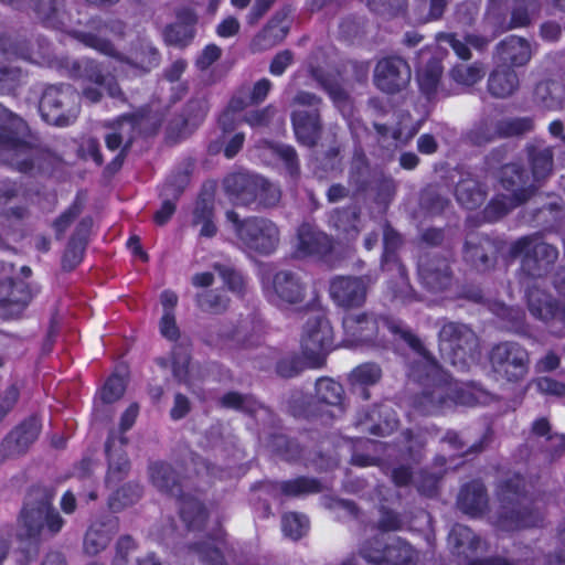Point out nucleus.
<instances>
[{"instance_id":"obj_5","label":"nucleus","mask_w":565,"mask_h":565,"mask_svg":"<svg viewBox=\"0 0 565 565\" xmlns=\"http://www.w3.org/2000/svg\"><path fill=\"white\" fill-rule=\"evenodd\" d=\"M29 127L18 115L0 104V163L20 172L34 168L40 150L26 139Z\"/></svg>"},{"instance_id":"obj_35","label":"nucleus","mask_w":565,"mask_h":565,"mask_svg":"<svg viewBox=\"0 0 565 565\" xmlns=\"http://www.w3.org/2000/svg\"><path fill=\"white\" fill-rule=\"evenodd\" d=\"M297 248L302 255L323 257L332 250V239L315 226L305 223L298 230Z\"/></svg>"},{"instance_id":"obj_21","label":"nucleus","mask_w":565,"mask_h":565,"mask_svg":"<svg viewBox=\"0 0 565 565\" xmlns=\"http://www.w3.org/2000/svg\"><path fill=\"white\" fill-rule=\"evenodd\" d=\"M77 0H36L38 17L53 28H65L70 24H83L82 12Z\"/></svg>"},{"instance_id":"obj_40","label":"nucleus","mask_w":565,"mask_h":565,"mask_svg":"<svg viewBox=\"0 0 565 565\" xmlns=\"http://www.w3.org/2000/svg\"><path fill=\"white\" fill-rule=\"evenodd\" d=\"M398 420L386 404L375 405L365 415V420L362 425L365 426V430L375 436H386L396 429Z\"/></svg>"},{"instance_id":"obj_62","label":"nucleus","mask_w":565,"mask_h":565,"mask_svg":"<svg viewBox=\"0 0 565 565\" xmlns=\"http://www.w3.org/2000/svg\"><path fill=\"white\" fill-rule=\"evenodd\" d=\"M195 302L203 312L218 315L226 310L228 299L216 290H204L195 295Z\"/></svg>"},{"instance_id":"obj_6","label":"nucleus","mask_w":565,"mask_h":565,"mask_svg":"<svg viewBox=\"0 0 565 565\" xmlns=\"http://www.w3.org/2000/svg\"><path fill=\"white\" fill-rule=\"evenodd\" d=\"M225 217L232 224L236 238L245 250L269 256L278 248L280 230L274 221L257 215L241 218L234 210L226 211Z\"/></svg>"},{"instance_id":"obj_23","label":"nucleus","mask_w":565,"mask_h":565,"mask_svg":"<svg viewBox=\"0 0 565 565\" xmlns=\"http://www.w3.org/2000/svg\"><path fill=\"white\" fill-rule=\"evenodd\" d=\"M290 119L296 140L307 148H316L323 132L320 109H295Z\"/></svg>"},{"instance_id":"obj_24","label":"nucleus","mask_w":565,"mask_h":565,"mask_svg":"<svg viewBox=\"0 0 565 565\" xmlns=\"http://www.w3.org/2000/svg\"><path fill=\"white\" fill-rule=\"evenodd\" d=\"M30 287L23 281L4 280L0 286V317L18 318L32 300Z\"/></svg>"},{"instance_id":"obj_19","label":"nucleus","mask_w":565,"mask_h":565,"mask_svg":"<svg viewBox=\"0 0 565 565\" xmlns=\"http://www.w3.org/2000/svg\"><path fill=\"white\" fill-rule=\"evenodd\" d=\"M291 9L285 6L270 18L263 29L255 34L250 42V50L260 53L279 45L288 35L291 26L289 14Z\"/></svg>"},{"instance_id":"obj_57","label":"nucleus","mask_w":565,"mask_h":565,"mask_svg":"<svg viewBox=\"0 0 565 565\" xmlns=\"http://www.w3.org/2000/svg\"><path fill=\"white\" fill-rule=\"evenodd\" d=\"M25 76L19 66L0 63V95L15 96Z\"/></svg>"},{"instance_id":"obj_38","label":"nucleus","mask_w":565,"mask_h":565,"mask_svg":"<svg viewBox=\"0 0 565 565\" xmlns=\"http://www.w3.org/2000/svg\"><path fill=\"white\" fill-rule=\"evenodd\" d=\"M500 60L510 66H524L532 57V47L524 38L511 35L497 46Z\"/></svg>"},{"instance_id":"obj_53","label":"nucleus","mask_w":565,"mask_h":565,"mask_svg":"<svg viewBox=\"0 0 565 565\" xmlns=\"http://www.w3.org/2000/svg\"><path fill=\"white\" fill-rule=\"evenodd\" d=\"M497 136V122L479 120L462 135V140L470 146L481 147L493 141Z\"/></svg>"},{"instance_id":"obj_44","label":"nucleus","mask_w":565,"mask_h":565,"mask_svg":"<svg viewBox=\"0 0 565 565\" xmlns=\"http://www.w3.org/2000/svg\"><path fill=\"white\" fill-rule=\"evenodd\" d=\"M382 565H417L418 553L405 541L391 539Z\"/></svg>"},{"instance_id":"obj_48","label":"nucleus","mask_w":565,"mask_h":565,"mask_svg":"<svg viewBox=\"0 0 565 565\" xmlns=\"http://www.w3.org/2000/svg\"><path fill=\"white\" fill-rule=\"evenodd\" d=\"M360 213L355 207L335 210L330 216L331 226L343 234L345 238L353 239L359 234L358 221Z\"/></svg>"},{"instance_id":"obj_36","label":"nucleus","mask_w":565,"mask_h":565,"mask_svg":"<svg viewBox=\"0 0 565 565\" xmlns=\"http://www.w3.org/2000/svg\"><path fill=\"white\" fill-rule=\"evenodd\" d=\"M266 492L277 497H300L312 493H319L324 490L320 480L310 477H298L282 482H267L263 484Z\"/></svg>"},{"instance_id":"obj_54","label":"nucleus","mask_w":565,"mask_h":565,"mask_svg":"<svg viewBox=\"0 0 565 565\" xmlns=\"http://www.w3.org/2000/svg\"><path fill=\"white\" fill-rule=\"evenodd\" d=\"M537 0H513L508 30L525 28L532 22V15L539 11Z\"/></svg>"},{"instance_id":"obj_8","label":"nucleus","mask_w":565,"mask_h":565,"mask_svg":"<svg viewBox=\"0 0 565 565\" xmlns=\"http://www.w3.org/2000/svg\"><path fill=\"white\" fill-rule=\"evenodd\" d=\"M343 401V386L331 377H320L316 381L315 397L295 394L289 401V408L295 417L307 419L330 417L331 414L324 407L341 409Z\"/></svg>"},{"instance_id":"obj_56","label":"nucleus","mask_w":565,"mask_h":565,"mask_svg":"<svg viewBox=\"0 0 565 565\" xmlns=\"http://www.w3.org/2000/svg\"><path fill=\"white\" fill-rule=\"evenodd\" d=\"M142 494V488L139 483L128 482L114 491L108 499V507L114 512H118L128 505L136 503Z\"/></svg>"},{"instance_id":"obj_26","label":"nucleus","mask_w":565,"mask_h":565,"mask_svg":"<svg viewBox=\"0 0 565 565\" xmlns=\"http://www.w3.org/2000/svg\"><path fill=\"white\" fill-rule=\"evenodd\" d=\"M119 531V520L113 514L104 515L87 530L83 548L85 554L95 556L104 551L111 537Z\"/></svg>"},{"instance_id":"obj_41","label":"nucleus","mask_w":565,"mask_h":565,"mask_svg":"<svg viewBox=\"0 0 565 565\" xmlns=\"http://www.w3.org/2000/svg\"><path fill=\"white\" fill-rule=\"evenodd\" d=\"M518 87V74L507 65L495 68L488 79V90L497 98H507L511 96Z\"/></svg>"},{"instance_id":"obj_30","label":"nucleus","mask_w":565,"mask_h":565,"mask_svg":"<svg viewBox=\"0 0 565 565\" xmlns=\"http://www.w3.org/2000/svg\"><path fill=\"white\" fill-rule=\"evenodd\" d=\"M523 151L531 169V175L540 188L553 172V148L543 142H530L526 143Z\"/></svg>"},{"instance_id":"obj_4","label":"nucleus","mask_w":565,"mask_h":565,"mask_svg":"<svg viewBox=\"0 0 565 565\" xmlns=\"http://www.w3.org/2000/svg\"><path fill=\"white\" fill-rule=\"evenodd\" d=\"M55 491L51 487L34 486L26 493L19 516V535L39 540L61 532L64 520L53 507Z\"/></svg>"},{"instance_id":"obj_33","label":"nucleus","mask_w":565,"mask_h":565,"mask_svg":"<svg viewBox=\"0 0 565 565\" xmlns=\"http://www.w3.org/2000/svg\"><path fill=\"white\" fill-rule=\"evenodd\" d=\"M151 483L162 493L179 498L184 491L181 473L168 462H154L150 466Z\"/></svg>"},{"instance_id":"obj_32","label":"nucleus","mask_w":565,"mask_h":565,"mask_svg":"<svg viewBox=\"0 0 565 565\" xmlns=\"http://www.w3.org/2000/svg\"><path fill=\"white\" fill-rule=\"evenodd\" d=\"M127 438L125 436H109L106 441V454L108 457V473L106 482L116 484L120 482L130 469V462L122 450Z\"/></svg>"},{"instance_id":"obj_7","label":"nucleus","mask_w":565,"mask_h":565,"mask_svg":"<svg viewBox=\"0 0 565 565\" xmlns=\"http://www.w3.org/2000/svg\"><path fill=\"white\" fill-rule=\"evenodd\" d=\"M439 349L454 366L466 370L479 352V338L470 326L443 319L439 321Z\"/></svg>"},{"instance_id":"obj_22","label":"nucleus","mask_w":565,"mask_h":565,"mask_svg":"<svg viewBox=\"0 0 565 565\" xmlns=\"http://www.w3.org/2000/svg\"><path fill=\"white\" fill-rule=\"evenodd\" d=\"M41 423L35 416H30L15 426L1 441L0 454L3 458H13L23 455L38 439Z\"/></svg>"},{"instance_id":"obj_58","label":"nucleus","mask_w":565,"mask_h":565,"mask_svg":"<svg viewBox=\"0 0 565 565\" xmlns=\"http://www.w3.org/2000/svg\"><path fill=\"white\" fill-rule=\"evenodd\" d=\"M192 170L193 163L186 162L183 168L172 173L168 178L162 189L161 195L163 198H172L173 200H178L190 182Z\"/></svg>"},{"instance_id":"obj_46","label":"nucleus","mask_w":565,"mask_h":565,"mask_svg":"<svg viewBox=\"0 0 565 565\" xmlns=\"http://www.w3.org/2000/svg\"><path fill=\"white\" fill-rule=\"evenodd\" d=\"M443 75V65L441 62L431 57L425 66L418 72L417 78L420 90L428 97L431 98L435 96L440 88V79Z\"/></svg>"},{"instance_id":"obj_12","label":"nucleus","mask_w":565,"mask_h":565,"mask_svg":"<svg viewBox=\"0 0 565 565\" xmlns=\"http://www.w3.org/2000/svg\"><path fill=\"white\" fill-rule=\"evenodd\" d=\"M489 362L495 375L508 382H519L529 373L530 355L520 343L503 341L491 348Z\"/></svg>"},{"instance_id":"obj_1","label":"nucleus","mask_w":565,"mask_h":565,"mask_svg":"<svg viewBox=\"0 0 565 565\" xmlns=\"http://www.w3.org/2000/svg\"><path fill=\"white\" fill-rule=\"evenodd\" d=\"M417 381H426V386L413 399V407L422 415H436L456 405H473L476 396L461 387L446 374L437 361L423 354L413 365Z\"/></svg>"},{"instance_id":"obj_27","label":"nucleus","mask_w":565,"mask_h":565,"mask_svg":"<svg viewBox=\"0 0 565 565\" xmlns=\"http://www.w3.org/2000/svg\"><path fill=\"white\" fill-rule=\"evenodd\" d=\"M196 13L188 8L177 11L175 21L164 28L163 38L168 45L186 47L195 36Z\"/></svg>"},{"instance_id":"obj_2","label":"nucleus","mask_w":565,"mask_h":565,"mask_svg":"<svg viewBox=\"0 0 565 565\" xmlns=\"http://www.w3.org/2000/svg\"><path fill=\"white\" fill-rule=\"evenodd\" d=\"M347 340L386 347L391 341H403L414 350H422L420 340L402 320L374 311L350 312L342 319Z\"/></svg>"},{"instance_id":"obj_11","label":"nucleus","mask_w":565,"mask_h":565,"mask_svg":"<svg viewBox=\"0 0 565 565\" xmlns=\"http://www.w3.org/2000/svg\"><path fill=\"white\" fill-rule=\"evenodd\" d=\"M333 347V330L323 313L308 318L301 335V349L311 367H321Z\"/></svg>"},{"instance_id":"obj_50","label":"nucleus","mask_w":565,"mask_h":565,"mask_svg":"<svg viewBox=\"0 0 565 565\" xmlns=\"http://www.w3.org/2000/svg\"><path fill=\"white\" fill-rule=\"evenodd\" d=\"M68 74L73 78H83L99 86L105 85L107 77L104 75L100 65L89 58L72 62Z\"/></svg>"},{"instance_id":"obj_17","label":"nucleus","mask_w":565,"mask_h":565,"mask_svg":"<svg viewBox=\"0 0 565 565\" xmlns=\"http://www.w3.org/2000/svg\"><path fill=\"white\" fill-rule=\"evenodd\" d=\"M412 78L411 66L399 56L381 58L374 68V83L386 94H396L407 87Z\"/></svg>"},{"instance_id":"obj_47","label":"nucleus","mask_w":565,"mask_h":565,"mask_svg":"<svg viewBox=\"0 0 565 565\" xmlns=\"http://www.w3.org/2000/svg\"><path fill=\"white\" fill-rule=\"evenodd\" d=\"M381 377L382 370L380 365L367 362L353 369L349 375V381L354 388H360L362 396L367 399L370 394L365 386L376 384Z\"/></svg>"},{"instance_id":"obj_37","label":"nucleus","mask_w":565,"mask_h":565,"mask_svg":"<svg viewBox=\"0 0 565 565\" xmlns=\"http://www.w3.org/2000/svg\"><path fill=\"white\" fill-rule=\"evenodd\" d=\"M488 494L483 483L471 481L461 487L457 497V507L471 516H479L488 509Z\"/></svg>"},{"instance_id":"obj_42","label":"nucleus","mask_w":565,"mask_h":565,"mask_svg":"<svg viewBox=\"0 0 565 565\" xmlns=\"http://www.w3.org/2000/svg\"><path fill=\"white\" fill-rule=\"evenodd\" d=\"M565 90L561 83L545 79L536 84L534 99L543 108L557 110L563 107Z\"/></svg>"},{"instance_id":"obj_31","label":"nucleus","mask_w":565,"mask_h":565,"mask_svg":"<svg viewBox=\"0 0 565 565\" xmlns=\"http://www.w3.org/2000/svg\"><path fill=\"white\" fill-rule=\"evenodd\" d=\"M214 190L212 186H203L193 209L192 225H201L199 235L211 238L216 235L217 227L214 223Z\"/></svg>"},{"instance_id":"obj_9","label":"nucleus","mask_w":565,"mask_h":565,"mask_svg":"<svg viewBox=\"0 0 565 565\" xmlns=\"http://www.w3.org/2000/svg\"><path fill=\"white\" fill-rule=\"evenodd\" d=\"M509 254L512 258H521L522 273L532 278L546 275L558 258L557 248L539 234L518 238L511 244Z\"/></svg>"},{"instance_id":"obj_39","label":"nucleus","mask_w":565,"mask_h":565,"mask_svg":"<svg viewBox=\"0 0 565 565\" xmlns=\"http://www.w3.org/2000/svg\"><path fill=\"white\" fill-rule=\"evenodd\" d=\"M448 540L452 552L466 559L477 552L486 550V546H482L481 539L471 529L462 524L452 526Z\"/></svg>"},{"instance_id":"obj_29","label":"nucleus","mask_w":565,"mask_h":565,"mask_svg":"<svg viewBox=\"0 0 565 565\" xmlns=\"http://www.w3.org/2000/svg\"><path fill=\"white\" fill-rule=\"evenodd\" d=\"M527 307L532 316L544 322L553 320L565 323V303L558 302L544 290L532 287L527 291Z\"/></svg>"},{"instance_id":"obj_13","label":"nucleus","mask_w":565,"mask_h":565,"mask_svg":"<svg viewBox=\"0 0 565 565\" xmlns=\"http://www.w3.org/2000/svg\"><path fill=\"white\" fill-rule=\"evenodd\" d=\"M73 36L84 45L95 49L103 54L118 57L127 64L138 67L143 72H149L152 67H156L159 64V52L150 45H142L140 52L136 53L134 57L124 58L119 56L110 41L95 33L74 31Z\"/></svg>"},{"instance_id":"obj_3","label":"nucleus","mask_w":565,"mask_h":565,"mask_svg":"<svg viewBox=\"0 0 565 565\" xmlns=\"http://www.w3.org/2000/svg\"><path fill=\"white\" fill-rule=\"evenodd\" d=\"M499 508L493 524L501 531L512 532L539 526L543 516L525 493V482L514 476L503 480L498 487Z\"/></svg>"},{"instance_id":"obj_25","label":"nucleus","mask_w":565,"mask_h":565,"mask_svg":"<svg viewBox=\"0 0 565 565\" xmlns=\"http://www.w3.org/2000/svg\"><path fill=\"white\" fill-rule=\"evenodd\" d=\"M260 175L237 172L227 175L223 188L231 201L239 206L252 207L255 203Z\"/></svg>"},{"instance_id":"obj_18","label":"nucleus","mask_w":565,"mask_h":565,"mask_svg":"<svg viewBox=\"0 0 565 565\" xmlns=\"http://www.w3.org/2000/svg\"><path fill=\"white\" fill-rule=\"evenodd\" d=\"M501 185L514 198L516 204L527 202L537 192L539 184L520 162L503 164L499 171Z\"/></svg>"},{"instance_id":"obj_14","label":"nucleus","mask_w":565,"mask_h":565,"mask_svg":"<svg viewBox=\"0 0 565 565\" xmlns=\"http://www.w3.org/2000/svg\"><path fill=\"white\" fill-rule=\"evenodd\" d=\"M373 279L365 276H335L330 280L329 294L337 306L351 309L363 306Z\"/></svg>"},{"instance_id":"obj_60","label":"nucleus","mask_w":565,"mask_h":565,"mask_svg":"<svg viewBox=\"0 0 565 565\" xmlns=\"http://www.w3.org/2000/svg\"><path fill=\"white\" fill-rule=\"evenodd\" d=\"M267 447L285 460H295L301 455V448L298 443L289 439L282 434H274L267 441Z\"/></svg>"},{"instance_id":"obj_49","label":"nucleus","mask_w":565,"mask_h":565,"mask_svg":"<svg viewBox=\"0 0 565 565\" xmlns=\"http://www.w3.org/2000/svg\"><path fill=\"white\" fill-rule=\"evenodd\" d=\"M391 539L384 533H377L366 539L359 547L360 556L372 565H382L386 547Z\"/></svg>"},{"instance_id":"obj_64","label":"nucleus","mask_w":565,"mask_h":565,"mask_svg":"<svg viewBox=\"0 0 565 565\" xmlns=\"http://www.w3.org/2000/svg\"><path fill=\"white\" fill-rule=\"evenodd\" d=\"M281 526L286 536L294 541H298L308 531V519L302 514L289 512L284 514Z\"/></svg>"},{"instance_id":"obj_55","label":"nucleus","mask_w":565,"mask_h":565,"mask_svg":"<svg viewBox=\"0 0 565 565\" xmlns=\"http://www.w3.org/2000/svg\"><path fill=\"white\" fill-rule=\"evenodd\" d=\"M486 74L480 63H458L449 71L448 75L457 85L470 87L478 83Z\"/></svg>"},{"instance_id":"obj_10","label":"nucleus","mask_w":565,"mask_h":565,"mask_svg":"<svg viewBox=\"0 0 565 565\" xmlns=\"http://www.w3.org/2000/svg\"><path fill=\"white\" fill-rule=\"evenodd\" d=\"M79 96L68 84L47 86L40 99L39 109L43 119L55 126H67L79 114Z\"/></svg>"},{"instance_id":"obj_61","label":"nucleus","mask_w":565,"mask_h":565,"mask_svg":"<svg viewBox=\"0 0 565 565\" xmlns=\"http://www.w3.org/2000/svg\"><path fill=\"white\" fill-rule=\"evenodd\" d=\"M534 128V121L530 117L508 118L497 122L499 137H520Z\"/></svg>"},{"instance_id":"obj_52","label":"nucleus","mask_w":565,"mask_h":565,"mask_svg":"<svg viewBox=\"0 0 565 565\" xmlns=\"http://www.w3.org/2000/svg\"><path fill=\"white\" fill-rule=\"evenodd\" d=\"M222 544V541L216 539L213 541L196 542L189 548L205 565H226V561L221 546Z\"/></svg>"},{"instance_id":"obj_28","label":"nucleus","mask_w":565,"mask_h":565,"mask_svg":"<svg viewBox=\"0 0 565 565\" xmlns=\"http://www.w3.org/2000/svg\"><path fill=\"white\" fill-rule=\"evenodd\" d=\"M274 295L288 305L301 303L306 298L307 285L302 277L292 270H279L273 276Z\"/></svg>"},{"instance_id":"obj_59","label":"nucleus","mask_w":565,"mask_h":565,"mask_svg":"<svg viewBox=\"0 0 565 565\" xmlns=\"http://www.w3.org/2000/svg\"><path fill=\"white\" fill-rule=\"evenodd\" d=\"M448 204L449 200L434 185H428L420 192L419 206L428 214H440Z\"/></svg>"},{"instance_id":"obj_34","label":"nucleus","mask_w":565,"mask_h":565,"mask_svg":"<svg viewBox=\"0 0 565 565\" xmlns=\"http://www.w3.org/2000/svg\"><path fill=\"white\" fill-rule=\"evenodd\" d=\"M455 196L461 206L475 210L486 201L487 190L473 173L462 171L456 184Z\"/></svg>"},{"instance_id":"obj_51","label":"nucleus","mask_w":565,"mask_h":565,"mask_svg":"<svg viewBox=\"0 0 565 565\" xmlns=\"http://www.w3.org/2000/svg\"><path fill=\"white\" fill-rule=\"evenodd\" d=\"M258 189L256 191L255 210L267 211L276 209L281 203V190L276 184L260 177Z\"/></svg>"},{"instance_id":"obj_63","label":"nucleus","mask_w":565,"mask_h":565,"mask_svg":"<svg viewBox=\"0 0 565 565\" xmlns=\"http://www.w3.org/2000/svg\"><path fill=\"white\" fill-rule=\"evenodd\" d=\"M518 205L512 195H497L484 207L482 212L483 218L490 223L497 222Z\"/></svg>"},{"instance_id":"obj_16","label":"nucleus","mask_w":565,"mask_h":565,"mask_svg":"<svg viewBox=\"0 0 565 565\" xmlns=\"http://www.w3.org/2000/svg\"><path fill=\"white\" fill-rule=\"evenodd\" d=\"M114 128L125 141V146L115 159L106 167V170L110 173H115L121 168L132 142L138 136L150 135L156 130L150 116L145 111H138L120 117Z\"/></svg>"},{"instance_id":"obj_20","label":"nucleus","mask_w":565,"mask_h":565,"mask_svg":"<svg viewBox=\"0 0 565 565\" xmlns=\"http://www.w3.org/2000/svg\"><path fill=\"white\" fill-rule=\"evenodd\" d=\"M498 248L487 235L471 233L466 236L462 246L463 262L478 271H487L497 263Z\"/></svg>"},{"instance_id":"obj_43","label":"nucleus","mask_w":565,"mask_h":565,"mask_svg":"<svg viewBox=\"0 0 565 565\" xmlns=\"http://www.w3.org/2000/svg\"><path fill=\"white\" fill-rule=\"evenodd\" d=\"M180 503V515L190 530H200L204 525L207 512L202 502L194 495L184 492L177 498Z\"/></svg>"},{"instance_id":"obj_15","label":"nucleus","mask_w":565,"mask_h":565,"mask_svg":"<svg viewBox=\"0 0 565 565\" xmlns=\"http://www.w3.org/2000/svg\"><path fill=\"white\" fill-rule=\"evenodd\" d=\"M417 271L423 286L434 292L450 288L454 281V270L450 260L438 253L420 255L417 263Z\"/></svg>"},{"instance_id":"obj_45","label":"nucleus","mask_w":565,"mask_h":565,"mask_svg":"<svg viewBox=\"0 0 565 565\" xmlns=\"http://www.w3.org/2000/svg\"><path fill=\"white\" fill-rule=\"evenodd\" d=\"M490 440V430H487L478 441L471 445H468V441L465 439L461 433L452 429L447 430L441 438V443L447 444L450 447V449L461 455L482 452L488 447Z\"/></svg>"}]
</instances>
